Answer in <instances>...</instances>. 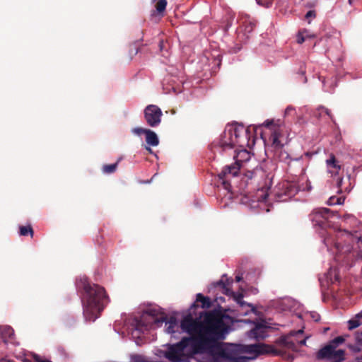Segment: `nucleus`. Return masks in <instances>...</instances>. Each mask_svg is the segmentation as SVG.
<instances>
[{"label":"nucleus","instance_id":"17","mask_svg":"<svg viewBox=\"0 0 362 362\" xmlns=\"http://www.w3.org/2000/svg\"><path fill=\"white\" fill-rule=\"evenodd\" d=\"M274 156L279 161L286 163L288 165L293 160L288 153L283 149V146L274 150Z\"/></svg>","mask_w":362,"mask_h":362},{"label":"nucleus","instance_id":"3","mask_svg":"<svg viewBox=\"0 0 362 362\" xmlns=\"http://www.w3.org/2000/svg\"><path fill=\"white\" fill-rule=\"evenodd\" d=\"M250 134L249 128H245L242 124H237L227 127L221 135L219 145L223 149L236 146L242 148L235 151V163L225 166L218 174L224 189L228 192L231 189L230 178L236 177L239 174L243 163L250 159V152L245 149V147L249 146Z\"/></svg>","mask_w":362,"mask_h":362},{"label":"nucleus","instance_id":"1","mask_svg":"<svg viewBox=\"0 0 362 362\" xmlns=\"http://www.w3.org/2000/svg\"><path fill=\"white\" fill-rule=\"evenodd\" d=\"M204 327L202 354H209L214 358H221L227 362H243V358L222 346L221 341L224 340L231 330L233 318L221 310H213L204 312Z\"/></svg>","mask_w":362,"mask_h":362},{"label":"nucleus","instance_id":"21","mask_svg":"<svg viewBox=\"0 0 362 362\" xmlns=\"http://www.w3.org/2000/svg\"><path fill=\"white\" fill-rule=\"evenodd\" d=\"M243 27L244 28V31L246 33H250L253 31L255 28L256 27V23L254 21H252L250 18H246L242 22Z\"/></svg>","mask_w":362,"mask_h":362},{"label":"nucleus","instance_id":"29","mask_svg":"<svg viewBox=\"0 0 362 362\" xmlns=\"http://www.w3.org/2000/svg\"><path fill=\"white\" fill-rule=\"evenodd\" d=\"M307 32L308 31L306 30H303L298 33L296 36V41L298 44H302L303 42H305V37L308 36L306 35Z\"/></svg>","mask_w":362,"mask_h":362},{"label":"nucleus","instance_id":"19","mask_svg":"<svg viewBox=\"0 0 362 362\" xmlns=\"http://www.w3.org/2000/svg\"><path fill=\"white\" fill-rule=\"evenodd\" d=\"M146 141L148 145L152 146H156L159 144V140L156 134L151 129H148V132H146Z\"/></svg>","mask_w":362,"mask_h":362},{"label":"nucleus","instance_id":"34","mask_svg":"<svg viewBox=\"0 0 362 362\" xmlns=\"http://www.w3.org/2000/svg\"><path fill=\"white\" fill-rule=\"evenodd\" d=\"M238 304H239L241 307H243V306L247 305V306H248V307L251 308V310H252V313H255V312H256L255 308L252 304L248 303H247V302L244 301L243 299H242V300H241L240 302H239V303H238Z\"/></svg>","mask_w":362,"mask_h":362},{"label":"nucleus","instance_id":"15","mask_svg":"<svg viewBox=\"0 0 362 362\" xmlns=\"http://www.w3.org/2000/svg\"><path fill=\"white\" fill-rule=\"evenodd\" d=\"M197 303H201L202 308H209L211 305V299L209 297L204 296L202 293H197L196 296V301L191 305L190 310L197 308L199 305Z\"/></svg>","mask_w":362,"mask_h":362},{"label":"nucleus","instance_id":"13","mask_svg":"<svg viewBox=\"0 0 362 362\" xmlns=\"http://www.w3.org/2000/svg\"><path fill=\"white\" fill-rule=\"evenodd\" d=\"M281 190V191L278 193L279 197L286 196L290 198L295 196L299 191V189L294 183L285 182L282 183Z\"/></svg>","mask_w":362,"mask_h":362},{"label":"nucleus","instance_id":"46","mask_svg":"<svg viewBox=\"0 0 362 362\" xmlns=\"http://www.w3.org/2000/svg\"><path fill=\"white\" fill-rule=\"evenodd\" d=\"M146 149L148 151H149L150 153H151V152H152V150H151V148L150 147L146 146Z\"/></svg>","mask_w":362,"mask_h":362},{"label":"nucleus","instance_id":"28","mask_svg":"<svg viewBox=\"0 0 362 362\" xmlns=\"http://www.w3.org/2000/svg\"><path fill=\"white\" fill-rule=\"evenodd\" d=\"M344 341H345L344 337L339 336V337L334 338V339H332V341H330L329 344L330 345H332V346H334V349H337V347L339 344H341Z\"/></svg>","mask_w":362,"mask_h":362},{"label":"nucleus","instance_id":"9","mask_svg":"<svg viewBox=\"0 0 362 362\" xmlns=\"http://www.w3.org/2000/svg\"><path fill=\"white\" fill-rule=\"evenodd\" d=\"M163 115L160 107L155 105H148L144 110V118L146 123L152 127H157L161 122Z\"/></svg>","mask_w":362,"mask_h":362},{"label":"nucleus","instance_id":"8","mask_svg":"<svg viewBox=\"0 0 362 362\" xmlns=\"http://www.w3.org/2000/svg\"><path fill=\"white\" fill-rule=\"evenodd\" d=\"M331 211L327 208H319L314 209L310 214V218L315 226H319L322 229L329 226L328 219Z\"/></svg>","mask_w":362,"mask_h":362},{"label":"nucleus","instance_id":"12","mask_svg":"<svg viewBox=\"0 0 362 362\" xmlns=\"http://www.w3.org/2000/svg\"><path fill=\"white\" fill-rule=\"evenodd\" d=\"M264 125L267 127H269V141L272 143V146L274 148V151L283 146L279 141V136H281L279 128L273 125V121H266L264 122Z\"/></svg>","mask_w":362,"mask_h":362},{"label":"nucleus","instance_id":"27","mask_svg":"<svg viewBox=\"0 0 362 362\" xmlns=\"http://www.w3.org/2000/svg\"><path fill=\"white\" fill-rule=\"evenodd\" d=\"M348 323L349 329H353L360 326L362 324V321H361V320H359L356 316H355L354 318L349 320Z\"/></svg>","mask_w":362,"mask_h":362},{"label":"nucleus","instance_id":"5","mask_svg":"<svg viewBox=\"0 0 362 362\" xmlns=\"http://www.w3.org/2000/svg\"><path fill=\"white\" fill-rule=\"evenodd\" d=\"M166 319L167 315L159 308H149L139 319H135V329L140 332H144L151 329L160 327Z\"/></svg>","mask_w":362,"mask_h":362},{"label":"nucleus","instance_id":"31","mask_svg":"<svg viewBox=\"0 0 362 362\" xmlns=\"http://www.w3.org/2000/svg\"><path fill=\"white\" fill-rule=\"evenodd\" d=\"M132 132L136 135H141L143 134H146V132H148V129H144L142 127H136V128H134L132 130Z\"/></svg>","mask_w":362,"mask_h":362},{"label":"nucleus","instance_id":"24","mask_svg":"<svg viewBox=\"0 0 362 362\" xmlns=\"http://www.w3.org/2000/svg\"><path fill=\"white\" fill-rule=\"evenodd\" d=\"M156 3L155 4V8L156 12L161 16L163 15L164 11H165L167 6V1L166 0H156L155 1Z\"/></svg>","mask_w":362,"mask_h":362},{"label":"nucleus","instance_id":"45","mask_svg":"<svg viewBox=\"0 0 362 362\" xmlns=\"http://www.w3.org/2000/svg\"><path fill=\"white\" fill-rule=\"evenodd\" d=\"M288 0H277V4H280L281 1L283 2H288Z\"/></svg>","mask_w":362,"mask_h":362},{"label":"nucleus","instance_id":"33","mask_svg":"<svg viewBox=\"0 0 362 362\" xmlns=\"http://www.w3.org/2000/svg\"><path fill=\"white\" fill-rule=\"evenodd\" d=\"M318 111H320V113H319V117L322 114H325L327 115V116L329 117V118L332 120V116L331 115V112L329 110H328L327 108H325V107H320L318 109Z\"/></svg>","mask_w":362,"mask_h":362},{"label":"nucleus","instance_id":"6","mask_svg":"<svg viewBox=\"0 0 362 362\" xmlns=\"http://www.w3.org/2000/svg\"><path fill=\"white\" fill-rule=\"evenodd\" d=\"M303 330L291 331L289 334L282 336L279 343L285 348L292 351H297L302 346L305 345L306 338H303Z\"/></svg>","mask_w":362,"mask_h":362},{"label":"nucleus","instance_id":"26","mask_svg":"<svg viewBox=\"0 0 362 362\" xmlns=\"http://www.w3.org/2000/svg\"><path fill=\"white\" fill-rule=\"evenodd\" d=\"M19 229H20L19 233L21 235L26 236V235H30L31 237L33 236L34 232H33V228L30 225L25 226H20Z\"/></svg>","mask_w":362,"mask_h":362},{"label":"nucleus","instance_id":"25","mask_svg":"<svg viewBox=\"0 0 362 362\" xmlns=\"http://www.w3.org/2000/svg\"><path fill=\"white\" fill-rule=\"evenodd\" d=\"M118 166V161L108 165H104L103 166L102 170L105 174H111L116 171Z\"/></svg>","mask_w":362,"mask_h":362},{"label":"nucleus","instance_id":"42","mask_svg":"<svg viewBox=\"0 0 362 362\" xmlns=\"http://www.w3.org/2000/svg\"><path fill=\"white\" fill-rule=\"evenodd\" d=\"M356 339H357L358 341H362V332L361 333V334H360V335H358V336H357Z\"/></svg>","mask_w":362,"mask_h":362},{"label":"nucleus","instance_id":"50","mask_svg":"<svg viewBox=\"0 0 362 362\" xmlns=\"http://www.w3.org/2000/svg\"><path fill=\"white\" fill-rule=\"evenodd\" d=\"M349 3L351 4V0H349Z\"/></svg>","mask_w":362,"mask_h":362},{"label":"nucleus","instance_id":"20","mask_svg":"<svg viewBox=\"0 0 362 362\" xmlns=\"http://www.w3.org/2000/svg\"><path fill=\"white\" fill-rule=\"evenodd\" d=\"M164 322H165L166 325L165 330L168 334H173L175 332V329L177 328L178 327L177 321L175 317L171 316L168 320L167 318Z\"/></svg>","mask_w":362,"mask_h":362},{"label":"nucleus","instance_id":"10","mask_svg":"<svg viewBox=\"0 0 362 362\" xmlns=\"http://www.w3.org/2000/svg\"><path fill=\"white\" fill-rule=\"evenodd\" d=\"M243 351L245 353L254 354V357H256L260 354H270L274 352V350L272 346L264 344L245 345L243 347Z\"/></svg>","mask_w":362,"mask_h":362},{"label":"nucleus","instance_id":"11","mask_svg":"<svg viewBox=\"0 0 362 362\" xmlns=\"http://www.w3.org/2000/svg\"><path fill=\"white\" fill-rule=\"evenodd\" d=\"M265 177V172L263 168L257 165L252 170H247L244 174V179H245V182L247 184L249 183H257L259 184L260 180H263Z\"/></svg>","mask_w":362,"mask_h":362},{"label":"nucleus","instance_id":"35","mask_svg":"<svg viewBox=\"0 0 362 362\" xmlns=\"http://www.w3.org/2000/svg\"><path fill=\"white\" fill-rule=\"evenodd\" d=\"M310 316L315 322H318L320 320V316L317 312H311Z\"/></svg>","mask_w":362,"mask_h":362},{"label":"nucleus","instance_id":"48","mask_svg":"<svg viewBox=\"0 0 362 362\" xmlns=\"http://www.w3.org/2000/svg\"><path fill=\"white\" fill-rule=\"evenodd\" d=\"M161 45H162V42H160V49H162V47H161Z\"/></svg>","mask_w":362,"mask_h":362},{"label":"nucleus","instance_id":"43","mask_svg":"<svg viewBox=\"0 0 362 362\" xmlns=\"http://www.w3.org/2000/svg\"><path fill=\"white\" fill-rule=\"evenodd\" d=\"M341 198H336V204H341Z\"/></svg>","mask_w":362,"mask_h":362},{"label":"nucleus","instance_id":"38","mask_svg":"<svg viewBox=\"0 0 362 362\" xmlns=\"http://www.w3.org/2000/svg\"><path fill=\"white\" fill-rule=\"evenodd\" d=\"M328 204H329V205L336 204V197H330L328 201Z\"/></svg>","mask_w":362,"mask_h":362},{"label":"nucleus","instance_id":"22","mask_svg":"<svg viewBox=\"0 0 362 362\" xmlns=\"http://www.w3.org/2000/svg\"><path fill=\"white\" fill-rule=\"evenodd\" d=\"M327 281L330 284H334L339 281V275L336 269L330 268L327 274Z\"/></svg>","mask_w":362,"mask_h":362},{"label":"nucleus","instance_id":"39","mask_svg":"<svg viewBox=\"0 0 362 362\" xmlns=\"http://www.w3.org/2000/svg\"><path fill=\"white\" fill-rule=\"evenodd\" d=\"M342 182H343V177H340L337 179V185L339 188L341 187V185H342Z\"/></svg>","mask_w":362,"mask_h":362},{"label":"nucleus","instance_id":"52","mask_svg":"<svg viewBox=\"0 0 362 362\" xmlns=\"http://www.w3.org/2000/svg\"><path fill=\"white\" fill-rule=\"evenodd\" d=\"M8 362H14V361H9Z\"/></svg>","mask_w":362,"mask_h":362},{"label":"nucleus","instance_id":"30","mask_svg":"<svg viewBox=\"0 0 362 362\" xmlns=\"http://www.w3.org/2000/svg\"><path fill=\"white\" fill-rule=\"evenodd\" d=\"M298 74L302 78L300 81L303 82V83H306L307 82V78L304 76L305 74V67L304 64L300 66V71H299V72Z\"/></svg>","mask_w":362,"mask_h":362},{"label":"nucleus","instance_id":"36","mask_svg":"<svg viewBox=\"0 0 362 362\" xmlns=\"http://www.w3.org/2000/svg\"><path fill=\"white\" fill-rule=\"evenodd\" d=\"M315 17H316V13L313 10H310V11H308L305 16V18L306 19H309L310 18H315Z\"/></svg>","mask_w":362,"mask_h":362},{"label":"nucleus","instance_id":"16","mask_svg":"<svg viewBox=\"0 0 362 362\" xmlns=\"http://www.w3.org/2000/svg\"><path fill=\"white\" fill-rule=\"evenodd\" d=\"M326 165L329 169L333 168L335 170V172H331L332 173H334V175H338L339 171L341 169V165L339 164V161L336 158L333 153H331L329 158L326 160Z\"/></svg>","mask_w":362,"mask_h":362},{"label":"nucleus","instance_id":"7","mask_svg":"<svg viewBox=\"0 0 362 362\" xmlns=\"http://www.w3.org/2000/svg\"><path fill=\"white\" fill-rule=\"evenodd\" d=\"M345 351L342 349L337 350L329 344L321 348L316 353L317 360H329L332 362H341L344 360Z\"/></svg>","mask_w":362,"mask_h":362},{"label":"nucleus","instance_id":"51","mask_svg":"<svg viewBox=\"0 0 362 362\" xmlns=\"http://www.w3.org/2000/svg\"><path fill=\"white\" fill-rule=\"evenodd\" d=\"M358 362H362V359H361V360H360V361H358Z\"/></svg>","mask_w":362,"mask_h":362},{"label":"nucleus","instance_id":"18","mask_svg":"<svg viewBox=\"0 0 362 362\" xmlns=\"http://www.w3.org/2000/svg\"><path fill=\"white\" fill-rule=\"evenodd\" d=\"M0 334L4 344L8 342V339H12L14 336V330L10 326L0 327Z\"/></svg>","mask_w":362,"mask_h":362},{"label":"nucleus","instance_id":"23","mask_svg":"<svg viewBox=\"0 0 362 362\" xmlns=\"http://www.w3.org/2000/svg\"><path fill=\"white\" fill-rule=\"evenodd\" d=\"M264 327L261 325H257L251 331L252 336L256 339H264L265 335Z\"/></svg>","mask_w":362,"mask_h":362},{"label":"nucleus","instance_id":"41","mask_svg":"<svg viewBox=\"0 0 362 362\" xmlns=\"http://www.w3.org/2000/svg\"><path fill=\"white\" fill-rule=\"evenodd\" d=\"M242 279H243V277L241 276H240V275H238V276H235V281L237 282L241 281Z\"/></svg>","mask_w":362,"mask_h":362},{"label":"nucleus","instance_id":"47","mask_svg":"<svg viewBox=\"0 0 362 362\" xmlns=\"http://www.w3.org/2000/svg\"><path fill=\"white\" fill-rule=\"evenodd\" d=\"M300 158H301V157L295 158L294 160H296V161H299L300 160Z\"/></svg>","mask_w":362,"mask_h":362},{"label":"nucleus","instance_id":"32","mask_svg":"<svg viewBox=\"0 0 362 362\" xmlns=\"http://www.w3.org/2000/svg\"><path fill=\"white\" fill-rule=\"evenodd\" d=\"M256 1L258 4L268 8L272 5L274 0H256Z\"/></svg>","mask_w":362,"mask_h":362},{"label":"nucleus","instance_id":"2","mask_svg":"<svg viewBox=\"0 0 362 362\" xmlns=\"http://www.w3.org/2000/svg\"><path fill=\"white\" fill-rule=\"evenodd\" d=\"M204 312L200 313L202 320L193 318L191 314L185 316L180 322V328L189 337H184L174 344L168 345L164 356L171 362H189L194 355L202 354L204 327Z\"/></svg>","mask_w":362,"mask_h":362},{"label":"nucleus","instance_id":"44","mask_svg":"<svg viewBox=\"0 0 362 362\" xmlns=\"http://www.w3.org/2000/svg\"><path fill=\"white\" fill-rule=\"evenodd\" d=\"M359 320L362 318V310L356 315Z\"/></svg>","mask_w":362,"mask_h":362},{"label":"nucleus","instance_id":"4","mask_svg":"<svg viewBox=\"0 0 362 362\" xmlns=\"http://www.w3.org/2000/svg\"><path fill=\"white\" fill-rule=\"evenodd\" d=\"M76 287L81 294L84 316L90 321H95L110 302L105 289L86 277L76 282Z\"/></svg>","mask_w":362,"mask_h":362},{"label":"nucleus","instance_id":"40","mask_svg":"<svg viewBox=\"0 0 362 362\" xmlns=\"http://www.w3.org/2000/svg\"><path fill=\"white\" fill-rule=\"evenodd\" d=\"M293 110H294V109H293V107H288L286 109V110H285V114H286V115H288V114H289L291 111H293Z\"/></svg>","mask_w":362,"mask_h":362},{"label":"nucleus","instance_id":"14","mask_svg":"<svg viewBox=\"0 0 362 362\" xmlns=\"http://www.w3.org/2000/svg\"><path fill=\"white\" fill-rule=\"evenodd\" d=\"M217 285L221 286V288H223V293H225L227 296L233 297L238 303H239V302H240L243 298V293H237L230 290L228 287L227 284L224 283L222 279L217 282Z\"/></svg>","mask_w":362,"mask_h":362},{"label":"nucleus","instance_id":"49","mask_svg":"<svg viewBox=\"0 0 362 362\" xmlns=\"http://www.w3.org/2000/svg\"><path fill=\"white\" fill-rule=\"evenodd\" d=\"M24 362H30L28 360H25Z\"/></svg>","mask_w":362,"mask_h":362},{"label":"nucleus","instance_id":"37","mask_svg":"<svg viewBox=\"0 0 362 362\" xmlns=\"http://www.w3.org/2000/svg\"><path fill=\"white\" fill-rule=\"evenodd\" d=\"M33 359L35 360V362H52L48 360L42 359L40 356H38L37 354H33Z\"/></svg>","mask_w":362,"mask_h":362}]
</instances>
